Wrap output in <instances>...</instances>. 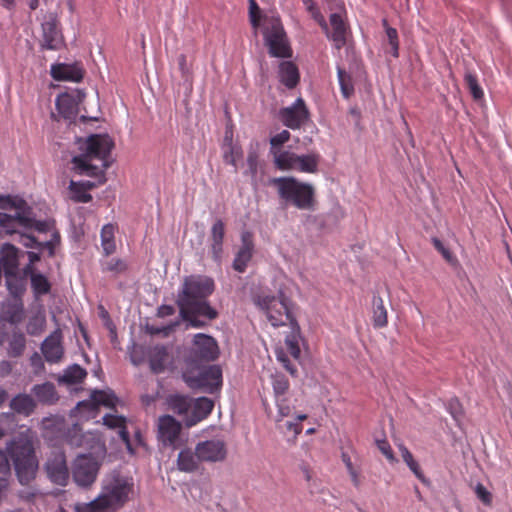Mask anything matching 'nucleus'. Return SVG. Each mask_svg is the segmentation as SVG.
Wrapping results in <instances>:
<instances>
[{
  "instance_id": "nucleus-24",
  "label": "nucleus",
  "mask_w": 512,
  "mask_h": 512,
  "mask_svg": "<svg viewBox=\"0 0 512 512\" xmlns=\"http://www.w3.org/2000/svg\"><path fill=\"white\" fill-rule=\"evenodd\" d=\"M224 236L225 224L221 219H218L211 227L209 239L212 257L215 261H220L222 257Z\"/></svg>"
},
{
  "instance_id": "nucleus-60",
  "label": "nucleus",
  "mask_w": 512,
  "mask_h": 512,
  "mask_svg": "<svg viewBox=\"0 0 512 512\" xmlns=\"http://www.w3.org/2000/svg\"><path fill=\"white\" fill-rule=\"evenodd\" d=\"M432 243L435 249L441 253L445 260H447L448 262H451L453 260L454 257L451 251L443 245L441 240H439L438 238H433Z\"/></svg>"
},
{
  "instance_id": "nucleus-10",
  "label": "nucleus",
  "mask_w": 512,
  "mask_h": 512,
  "mask_svg": "<svg viewBox=\"0 0 512 512\" xmlns=\"http://www.w3.org/2000/svg\"><path fill=\"white\" fill-rule=\"evenodd\" d=\"M2 252V265L7 289L13 297H20L25 291L26 279L18 273L17 249L11 244H5Z\"/></svg>"
},
{
  "instance_id": "nucleus-38",
  "label": "nucleus",
  "mask_w": 512,
  "mask_h": 512,
  "mask_svg": "<svg viewBox=\"0 0 512 512\" xmlns=\"http://www.w3.org/2000/svg\"><path fill=\"white\" fill-rule=\"evenodd\" d=\"M291 332L289 335L285 338V345L287 348V351L289 354L294 358L298 359L301 354L300 346H299V340L301 338L300 336V326L298 322H292V325L290 326Z\"/></svg>"
},
{
  "instance_id": "nucleus-63",
  "label": "nucleus",
  "mask_w": 512,
  "mask_h": 512,
  "mask_svg": "<svg viewBox=\"0 0 512 512\" xmlns=\"http://www.w3.org/2000/svg\"><path fill=\"white\" fill-rule=\"evenodd\" d=\"M174 313H175V309H174L173 306H171V305H161L158 308L157 316L161 317V318H164V317L171 316Z\"/></svg>"
},
{
  "instance_id": "nucleus-35",
  "label": "nucleus",
  "mask_w": 512,
  "mask_h": 512,
  "mask_svg": "<svg viewBox=\"0 0 512 512\" xmlns=\"http://www.w3.org/2000/svg\"><path fill=\"white\" fill-rule=\"evenodd\" d=\"M169 409L180 416L189 415L192 405V399L184 395H170L167 399Z\"/></svg>"
},
{
  "instance_id": "nucleus-31",
  "label": "nucleus",
  "mask_w": 512,
  "mask_h": 512,
  "mask_svg": "<svg viewBox=\"0 0 512 512\" xmlns=\"http://www.w3.org/2000/svg\"><path fill=\"white\" fill-rule=\"evenodd\" d=\"M274 165L281 171H290L295 168L297 154L288 150L275 151L271 154Z\"/></svg>"
},
{
  "instance_id": "nucleus-61",
  "label": "nucleus",
  "mask_w": 512,
  "mask_h": 512,
  "mask_svg": "<svg viewBox=\"0 0 512 512\" xmlns=\"http://www.w3.org/2000/svg\"><path fill=\"white\" fill-rule=\"evenodd\" d=\"M311 17L320 25L323 31H327V22L317 6L308 10Z\"/></svg>"
},
{
  "instance_id": "nucleus-3",
  "label": "nucleus",
  "mask_w": 512,
  "mask_h": 512,
  "mask_svg": "<svg viewBox=\"0 0 512 512\" xmlns=\"http://www.w3.org/2000/svg\"><path fill=\"white\" fill-rule=\"evenodd\" d=\"M36 434L27 429L6 444V452L13 462L18 481L28 485L36 477L39 462L35 452Z\"/></svg>"
},
{
  "instance_id": "nucleus-46",
  "label": "nucleus",
  "mask_w": 512,
  "mask_h": 512,
  "mask_svg": "<svg viewBox=\"0 0 512 512\" xmlns=\"http://www.w3.org/2000/svg\"><path fill=\"white\" fill-rule=\"evenodd\" d=\"M102 272H110L117 276L127 271V263L120 258H112L101 263Z\"/></svg>"
},
{
  "instance_id": "nucleus-29",
  "label": "nucleus",
  "mask_w": 512,
  "mask_h": 512,
  "mask_svg": "<svg viewBox=\"0 0 512 512\" xmlns=\"http://www.w3.org/2000/svg\"><path fill=\"white\" fill-rule=\"evenodd\" d=\"M103 424L110 429H118L121 440L130 446V435L126 427V418L114 414H106L103 417Z\"/></svg>"
},
{
  "instance_id": "nucleus-20",
  "label": "nucleus",
  "mask_w": 512,
  "mask_h": 512,
  "mask_svg": "<svg viewBox=\"0 0 512 512\" xmlns=\"http://www.w3.org/2000/svg\"><path fill=\"white\" fill-rule=\"evenodd\" d=\"M332 30L327 27L324 31L327 38H329L337 50L343 48L346 44L347 23L340 13H332L329 17Z\"/></svg>"
},
{
  "instance_id": "nucleus-33",
  "label": "nucleus",
  "mask_w": 512,
  "mask_h": 512,
  "mask_svg": "<svg viewBox=\"0 0 512 512\" xmlns=\"http://www.w3.org/2000/svg\"><path fill=\"white\" fill-rule=\"evenodd\" d=\"M222 149L224 162L236 169L237 161L242 157V149L240 146L233 144L232 137H229L228 133H226Z\"/></svg>"
},
{
  "instance_id": "nucleus-54",
  "label": "nucleus",
  "mask_w": 512,
  "mask_h": 512,
  "mask_svg": "<svg viewBox=\"0 0 512 512\" xmlns=\"http://www.w3.org/2000/svg\"><path fill=\"white\" fill-rule=\"evenodd\" d=\"M475 494L477 496V498L486 506H490L492 504V494L490 491H488L486 489V487L481 484V483H478L476 486H475Z\"/></svg>"
},
{
  "instance_id": "nucleus-21",
  "label": "nucleus",
  "mask_w": 512,
  "mask_h": 512,
  "mask_svg": "<svg viewBox=\"0 0 512 512\" xmlns=\"http://www.w3.org/2000/svg\"><path fill=\"white\" fill-rule=\"evenodd\" d=\"M254 250L253 236L250 232H243L241 235V247L237 252L234 261L233 268L239 273L245 272L248 263L252 259Z\"/></svg>"
},
{
  "instance_id": "nucleus-6",
  "label": "nucleus",
  "mask_w": 512,
  "mask_h": 512,
  "mask_svg": "<svg viewBox=\"0 0 512 512\" xmlns=\"http://www.w3.org/2000/svg\"><path fill=\"white\" fill-rule=\"evenodd\" d=\"M131 490L127 480L115 477L103 485L94 500L77 505V512H115L127 502Z\"/></svg>"
},
{
  "instance_id": "nucleus-49",
  "label": "nucleus",
  "mask_w": 512,
  "mask_h": 512,
  "mask_svg": "<svg viewBox=\"0 0 512 512\" xmlns=\"http://www.w3.org/2000/svg\"><path fill=\"white\" fill-rule=\"evenodd\" d=\"M258 153L256 150H250L247 155L246 163H247V171L246 174L250 175L252 179H255L258 174L259 161H258Z\"/></svg>"
},
{
  "instance_id": "nucleus-32",
  "label": "nucleus",
  "mask_w": 512,
  "mask_h": 512,
  "mask_svg": "<svg viewBox=\"0 0 512 512\" xmlns=\"http://www.w3.org/2000/svg\"><path fill=\"white\" fill-rule=\"evenodd\" d=\"M169 361V353L164 346H156L150 354V368L156 373H162Z\"/></svg>"
},
{
  "instance_id": "nucleus-62",
  "label": "nucleus",
  "mask_w": 512,
  "mask_h": 512,
  "mask_svg": "<svg viewBox=\"0 0 512 512\" xmlns=\"http://www.w3.org/2000/svg\"><path fill=\"white\" fill-rule=\"evenodd\" d=\"M8 454L0 450V475H6L10 472Z\"/></svg>"
},
{
  "instance_id": "nucleus-56",
  "label": "nucleus",
  "mask_w": 512,
  "mask_h": 512,
  "mask_svg": "<svg viewBox=\"0 0 512 512\" xmlns=\"http://www.w3.org/2000/svg\"><path fill=\"white\" fill-rule=\"evenodd\" d=\"M386 34L389 41V44L392 48V54L394 57H398L399 50V41H398V33L395 28L387 27Z\"/></svg>"
},
{
  "instance_id": "nucleus-13",
  "label": "nucleus",
  "mask_w": 512,
  "mask_h": 512,
  "mask_svg": "<svg viewBox=\"0 0 512 512\" xmlns=\"http://www.w3.org/2000/svg\"><path fill=\"white\" fill-rule=\"evenodd\" d=\"M279 115L282 123L292 130L299 129L310 117L309 110L302 98L296 99L291 106L282 108Z\"/></svg>"
},
{
  "instance_id": "nucleus-52",
  "label": "nucleus",
  "mask_w": 512,
  "mask_h": 512,
  "mask_svg": "<svg viewBox=\"0 0 512 512\" xmlns=\"http://www.w3.org/2000/svg\"><path fill=\"white\" fill-rule=\"evenodd\" d=\"M446 407L455 421L458 422L462 419L464 411L460 401L457 398H451L447 402Z\"/></svg>"
},
{
  "instance_id": "nucleus-16",
  "label": "nucleus",
  "mask_w": 512,
  "mask_h": 512,
  "mask_svg": "<svg viewBox=\"0 0 512 512\" xmlns=\"http://www.w3.org/2000/svg\"><path fill=\"white\" fill-rule=\"evenodd\" d=\"M196 454L200 461L218 462L226 457V446L221 440H208L196 445Z\"/></svg>"
},
{
  "instance_id": "nucleus-27",
  "label": "nucleus",
  "mask_w": 512,
  "mask_h": 512,
  "mask_svg": "<svg viewBox=\"0 0 512 512\" xmlns=\"http://www.w3.org/2000/svg\"><path fill=\"white\" fill-rule=\"evenodd\" d=\"M118 399L115 394L111 391L95 390L92 392L90 402H81L79 405H90L96 409L99 406H105L107 408H114Z\"/></svg>"
},
{
  "instance_id": "nucleus-26",
  "label": "nucleus",
  "mask_w": 512,
  "mask_h": 512,
  "mask_svg": "<svg viewBox=\"0 0 512 512\" xmlns=\"http://www.w3.org/2000/svg\"><path fill=\"white\" fill-rule=\"evenodd\" d=\"M10 408L17 414L30 416L36 408V402L31 395L20 393L10 401Z\"/></svg>"
},
{
  "instance_id": "nucleus-4",
  "label": "nucleus",
  "mask_w": 512,
  "mask_h": 512,
  "mask_svg": "<svg viewBox=\"0 0 512 512\" xmlns=\"http://www.w3.org/2000/svg\"><path fill=\"white\" fill-rule=\"evenodd\" d=\"M0 209L15 210L14 214L0 212V233L12 234L24 230L35 229L38 232H46L51 225L48 221H37L33 218L32 208L25 200L11 195H0Z\"/></svg>"
},
{
  "instance_id": "nucleus-43",
  "label": "nucleus",
  "mask_w": 512,
  "mask_h": 512,
  "mask_svg": "<svg viewBox=\"0 0 512 512\" xmlns=\"http://www.w3.org/2000/svg\"><path fill=\"white\" fill-rule=\"evenodd\" d=\"M86 376V370L80 365L74 364L65 370L62 379L67 384H79L83 382Z\"/></svg>"
},
{
  "instance_id": "nucleus-25",
  "label": "nucleus",
  "mask_w": 512,
  "mask_h": 512,
  "mask_svg": "<svg viewBox=\"0 0 512 512\" xmlns=\"http://www.w3.org/2000/svg\"><path fill=\"white\" fill-rule=\"evenodd\" d=\"M279 80L288 89L295 88L300 81V73L295 63L283 61L279 64Z\"/></svg>"
},
{
  "instance_id": "nucleus-39",
  "label": "nucleus",
  "mask_w": 512,
  "mask_h": 512,
  "mask_svg": "<svg viewBox=\"0 0 512 512\" xmlns=\"http://www.w3.org/2000/svg\"><path fill=\"white\" fill-rule=\"evenodd\" d=\"M399 451L401 453L403 461L407 464L409 469L413 472V474L422 482L426 483V477L424 473L422 472L420 465L418 462L414 459L412 453L408 450L407 447L404 445L399 446Z\"/></svg>"
},
{
  "instance_id": "nucleus-37",
  "label": "nucleus",
  "mask_w": 512,
  "mask_h": 512,
  "mask_svg": "<svg viewBox=\"0 0 512 512\" xmlns=\"http://www.w3.org/2000/svg\"><path fill=\"white\" fill-rule=\"evenodd\" d=\"M373 316L372 322L375 328H383L388 324V312L384 306V301L379 296L373 297Z\"/></svg>"
},
{
  "instance_id": "nucleus-41",
  "label": "nucleus",
  "mask_w": 512,
  "mask_h": 512,
  "mask_svg": "<svg viewBox=\"0 0 512 512\" xmlns=\"http://www.w3.org/2000/svg\"><path fill=\"white\" fill-rule=\"evenodd\" d=\"M337 76L343 97L349 99L354 93V85L351 75L346 72L344 68L338 66Z\"/></svg>"
},
{
  "instance_id": "nucleus-7",
  "label": "nucleus",
  "mask_w": 512,
  "mask_h": 512,
  "mask_svg": "<svg viewBox=\"0 0 512 512\" xmlns=\"http://www.w3.org/2000/svg\"><path fill=\"white\" fill-rule=\"evenodd\" d=\"M255 304L264 312L269 323L275 328L291 326L292 322H297L293 313V303L282 293L278 296L259 295L255 299Z\"/></svg>"
},
{
  "instance_id": "nucleus-58",
  "label": "nucleus",
  "mask_w": 512,
  "mask_h": 512,
  "mask_svg": "<svg viewBox=\"0 0 512 512\" xmlns=\"http://www.w3.org/2000/svg\"><path fill=\"white\" fill-rule=\"evenodd\" d=\"M276 406L278 408L277 422L290 415L291 407L288 405L286 399H281L280 397L276 398Z\"/></svg>"
},
{
  "instance_id": "nucleus-28",
  "label": "nucleus",
  "mask_w": 512,
  "mask_h": 512,
  "mask_svg": "<svg viewBox=\"0 0 512 512\" xmlns=\"http://www.w3.org/2000/svg\"><path fill=\"white\" fill-rule=\"evenodd\" d=\"M320 160L321 156L316 152L305 155H298L295 164L296 167L293 168V170L302 173L314 174L318 171Z\"/></svg>"
},
{
  "instance_id": "nucleus-5",
  "label": "nucleus",
  "mask_w": 512,
  "mask_h": 512,
  "mask_svg": "<svg viewBox=\"0 0 512 512\" xmlns=\"http://www.w3.org/2000/svg\"><path fill=\"white\" fill-rule=\"evenodd\" d=\"M279 202L285 207L300 211H314L317 208L316 189L313 184L293 176L275 177L270 180Z\"/></svg>"
},
{
  "instance_id": "nucleus-36",
  "label": "nucleus",
  "mask_w": 512,
  "mask_h": 512,
  "mask_svg": "<svg viewBox=\"0 0 512 512\" xmlns=\"http://www.w3.org/2000/svg\"><path fill=\"white\" fill-rule=\"evenodd\" d=\"M115 231L116 226L111 223L104 225L101 229V246L106 256L111 255L116 251Z\"/></svg>"
},
{
  "instance_id": "nucleus-23",
  "label": "nucleus",
  "mask_w": 512,
  "mask_h": 512,
  "mask_svg": "<svg viewBox=\"0 0 512 512\" xmlns=\"http://www.w3.org/2000/svg\"><path fill=\"white\" fill-rule=\"evenodd\" d=\"M43 40L41 47L47 50H59L63 45V36L57 27L55 19L42 24Z\"/></svg>"
},
{
  "instance_id": "nucleus-12",
  "label": "nucleus",
  "mask_w": 512,
  "mask_h": 512,
  "mask_svg": "<svg viewBox=\"0 0 512 512\" xmlns=\"http://www.w3.org/2000/svg\"><path fill=\"white\" fill-rule=\"evenodd\" d=\"M65 440L71 447H83L95 451L104 449V443L97 433L83 432L78 424L68 429Z\"/></svg>"
},
{
  "instance_id": "nucleus-34",
  "label": "nucleus",
  "mask_w": 512,
  "mask_h": 512,
  "mask_svg": "<svg viewBox=\"0 0 512 512\" xmlns=\"http://www.w3.org/2000/svg\"><path fill=\"white\" fill-rule=\"evenodd\" d=\"M32 392L38 401L44 404H53L58 399L55 386L50 382L35 385Z\"/></svg>"
},
{
  "instance_id": "nucleus-59",
  "label": "nucleus",
  "mask_w": 512,
  "mask_h": 512,
  "mask_svg": "<svg viewBox=\"0 0 512 512\" xmlns=\"http://www.w3.org/2000/svg\"><path fill=\"white\" fill-rule=\"evenodd\" d=\"M378 449L381 451V453L390 461L394 462L396 461L393 450L389 444V442L386 439L383 440H377L376 441Z\"/></svg>"
},
{
  "instance_id": "nucleus-22",
  "label": "nucleus",
  "mask_w": 512,
  "mask_h": 512,
  "mask_svg": "<svg viewBox=\"0 0 512 512\" xmlns=\"http://www.w3.org/2000/svg\"><path fill=\"white\" fill-rule=\"evenodd\" d=\"M50 73L56 81L80 82L84 77V70L79 64H53Z\"/></svg>"
},
{
  "instance_id": "nucleus-57",
  "label": "nucleus",
  "mask_w": 512,
  "mask_h": 512,
  "mask_svg": "<svg viewBox=\"0 0 512 512\" xmlns=\"http://www.w3.org/2000/svg\"><path fill=\"white\" fill-rule=\"evenodd\" d=\"M276 357L279 362L282 363L283 367L292 375L295 376L297 373V368L293 365L288 359L287 355L284 351L278 350L276 352Z\"/></svg>"
},
{
  "instance_id": "nucleus-2",
  "label": "nucleus",
  "mask_w": 512,
  "mask_h": 512,
  "mask_svg": "<svg viewBox=\"0 0 512 512\" xmlns=\"http://www.w3.org/2000/svg\"><path fill=\"white\" fill-rule=\"evenodd\" d=\"M114 141L107 134H92L79 142L81 154L72 158L73 169L80 175L98 178V183L106 181L105 171L110 166L109 157Z\"/></svg>"
},
{
  "instance_id": "nucleus-42",
  "label": "nucleus",
  "mask_w": 512,
  "mask_h": 512,
  "mask_svg": "<svg viewBox=\"0 0 512 512\" xmlns=\"http://www.w3.org/2000/svg\"><path fill=\"white\" fill-rule=\"evenodd\" d=\"M31 287L36 296L46 295L51 290L48 279L40 273L31 272Z\"/></svg>"
},
{
  "instance_id": "nucleus-30",
  "label": "nucleus",
  "mask_w": 512,
  "mask_h": 512,
  "mask_svg": "<svg viewBox=\"0 0 512 512\" xmlns=\"http://www.w3.org/2000/svg\"><path fill=\"white\" fill-rule=\"evenodd\" d=\"M200 458L191 449L186 448L179 452L177 458V467L180 471L194 472L198 469Z\"/></svg>"
},
{
  "instance_id": "nucleus-55",
  "label": "nucleus",
  "mask_w": 512,
  "mask_h": 512,
  "mask_svg": "<svg viewBox=\"0 0 512 512\" xmlns=\"http://www.w3.org/2000/svg\"><path fill=\"white\" fill-rule=\"evenodd\" d=\"M45 325V318L44 317H34L31 319L27 325V332L30 335H38L43 330Z\"/></svg>"
},
{
  "instance_id": "nucleus-11",
  "label": "nucleus",
  "mask_w": 512,
  "mask_h": 512,
  "mask_svg": "<svg viewBox=\"0 0 512 512\" xmlns=\"http://www.w3.org/2000/svg\"><path fill=\"white\" fill-rule=\"evenodd\" d=\"M100 463L91 454H81L72 465V477L80 487H90L97 478Z\"/></svg>"
},
{
  "instance_id": "nucleus-19",
  "label": "nucleus",
  "mask_w": 512,
  "mask_h": 512,
  "mask_svg": "<svg viewBox=\"0 0 512 512\" xmlns=\"http://www.w3.org/2000/svg\"><path fill=\"white\" fill-rule=\"evenodd\" d=\"M214 408V402L207 397L192 399L190 414L185 418L187 427H192L206 419Z\"/></svg>"
},
{
  "instance_id": "nucleus-48",
  "label": "nucleus",
  "mask_w": 512,
  "mask_h": 512,
  "mask_svg": "<svg viewBox=\"0 0 512 512\" xmlns=\"http://www.w3.org/2000/svg\"><path fill=\"white\" fill-rule=\"evenodd\" d=\"M290 132L288 130H282L280 133L270 138V155L275 151H281L282 145L289 141Z\"/></svg>"
},
{
  "instance_id": "nucleus-18",
  "label": "nucleus",
  "mask_w": 512,
  "mask_h": 512,
  "mask_svg": "<svg viewBox=\"0 0 512 512\" xmlns=\"http://www.w3.org/2000/svg\"><path fill=\"white\" fill-rule=\"evenodd\" d=\"M46 470L51 481L57 485L65 486L69 479V470L64 453H57L46 463Z\"/></svg>"
},
{
  "instance_id": "nucleus-17",
  "label": "nucleus",
  "mask_w": 512,
  "mask_h": 512,
  "mask_svg": "<svg viewBox=\"0 0 512 512\" xmlns=\"http://www.w3.org/2000/svg\"><path fill=\"white\" fill-rule=\"evenodd\" d=\"M181 430V423L177 421L173 416L164 415L159 418L158 434L160 440L165 445L175 446Z\"/></svg>"
},
{
  "instance_id": "nucleus-40",
  "label": "nucleus",
  "mask_w": 512,
  "mask_h": 512,
  "mask_svg": "<svg viewBox=\"0 0 512 512\" xmlns=\"http://www.w3.org/2000/svg\"><path fill=\"white\" fill-rule=\"evenodd\" d=\"M26 347V338L22 332L15 331L9 339L8 354L11 357H19L23 354Z\"/></svg>"
},
{
  "instance_id": "nucleus-51",
  "label": "nucleus",
  "mask_w": 512,
  "mask_h": 512,
  "mask_svg": "<svg viewBox=\"0 0 512 512\" xmlns=\"http://www.w3.org/2000/svg\"><path fill=\"white\" fill-rule=\"evenodd\" d=\"M23 231H25L23 228H19V232H14L11 235H18L19 242L27 248L42 249V244L38 242L34 236L28 235Z\"/></svg>"
},
{
  "instance_id": "nucleus-47",
  "label": "nucleus",
  "mask_w": 512,
  "mask_h": 512,
  "mask_svg": "<svg viewBox=\"0 0 512 512\" xmlns=\"http://www.w3.org/2000/svg\"><path fill=\"white\" fill-rule=\"evenodd\" d=\"M464 81L475 100H479L484 96V92L478 84V79L475 74L470 72L466 73Z\"/></svg>"
},
{
  "instance_id": "nucleus-64",
  "label": "nucleus",
  "mask_w": 512,
  "mask_h": 512,
  "mask_svg": "<svg viewBox=\"0 0 512 512\" xmlns=\"http://www.w3.org/2000/svg\"><path fill=\"white\" fill-rule=\"evenodd\" d=\"M180 324V320H176L172 323H170L169 325L167 326H164L163 328L161 329H157L156 330V333H163L165 336L169 335L172 331H174L176 329L177 326H179Z\"/></svg>"
},
{
  "instance_id": "nucleus-50",
  "label": "nucleus",
  "mask_w": 512,
  "mask_h": 512,
  "mask_svg": "<svg viewBox=\"0 0 512 512\" xmlns=\"http://www.w3.org/2000/svg\"><path fill=\"white\" fill-rule=\"evenodd\" d=\"M56 106L59 113L64 117L68 118L72 114V99L69 95L64 94L59 96L56 100Z\"/></svg>"
},
{
  "instance_id": "nucleus-45",
  "label": "nucleus",
  "mask_w": 512,
  "mask_h": 512,
  "mask_svg": "<svg viewBox=\"0 0 512 512\" xmlns=\"http://www.w3.org/2000/svg\"><path fill=\"white\" fill-rule=\"evenodd\" d=\"M70 198L76 203H88L92 200V196L85 192V188L81 183L71 180L69 184Z\"/></svg>"
},
{
  "instance_id": "nucleus-53",
  "label": "nucleus",
  "mask_w": 512,
  "mask_h": 512,
  "mask_svg": "<svg viewBox=\"0 0 512 512\" xmlns=\"http://www.w3.org/2000/svg\"><path fill=\"white\" fill-rule=\"evenodd\" d=\"M249 19L253 28L260 26L261 11L255 0H249Z\"/></svg>"
},
{
  "instance_id": "nucleus-14",
  "label": "nucleus",
  "mask_w": 512,
  "mask_h": 512,
  "mask_svg": "<svg viewBox=\"0 0 512 512\" xmlns=\"http://www.w3.org/2000/svg\"><path fill=\"white\" fill-rule=\"evenodd\" d=\"M192 353L200 361H214L218 357V345L215 339L206 334H196L193 340Z\"/></svg>"
},
{
  "instance_id": "nucleus-44",
  "label": "nucleus",
  "mask_w": 512,
  "mask_h": 512,
  "mask_svg": "<svg viewBox=\"0 0 512 512\" xmlns=\"http://www.w3.org/2000/svg\"><path fill=\"white\" fill-rule=\"evenodd\" d=\"M271 384L275 398L284 396L290 387L288 378L282 373H275L271 375Z\"/></svg>"
},
{
  "instance_id": "nucleus-9",
  "label": "nucleus",
  "mask_w": 512,
  "mask_h": 512,
  "mask_svg": "<svg viewBox=\"0 0 512 512\" xmlns=\"http://www.w3.org/2000/svg\"><path fill=\"white\" fill-rule=\"evenodd\" d=\"M183 380L191 389H203L213 393L222 385V371L219 366L190 365L183 372Z\"/></svg>"
},
{
  "instance_id": "nucleus-1",
  "label": "nucleus",
  "mask_w": 512,
  "mask_h": 512,
  "mask_svg": "<svg viewBox=\"0 0 512 512\" xmlns=\"http://www.w3.org/2000/svg\"><path fill=\"white\" fill-rule=\"evenodd\" d=\"M214 288V281L210 277L190 275L184 278L176 303L181 319L187 323V328H202L205 322L199 320V316L209 320L217 318L218 312L207 301Z\"/></svg>"
},
{
  "instance_id": "nucleus-8",
  "label": "nucleus",
  "mask_w": 512,
  "mask_h": 512,
  "mask_svg": "<svg viewBox=\"0 0 512 512\" xmlns=\"http://www.w3.org/2000/svg\"><path fill=\"white\" fill-rule=\"evenodd\" d=\"M269 54L277 58H290L292 49L279 17H265L263 30Z\"/></svg>"
},
{
  "instance_id": "nucleus-15",
  "label": "nucleus",
  "mask_w": 512,
  "mask_h": 512,
  "mask_svg": "<svg viewBox=\"0 0 512 512\" xmlns=\"http://www.w3.org/2000/svg\"><path fill=\"white\" fill-rule=\"evenodd\" d=\"M63 336L60 329L53 331L41 344V352L50 364L59 363L64 356Z\"/></svg>"
}]
</instances>
